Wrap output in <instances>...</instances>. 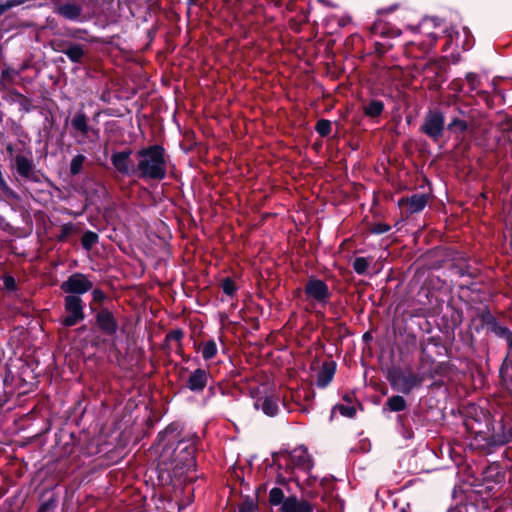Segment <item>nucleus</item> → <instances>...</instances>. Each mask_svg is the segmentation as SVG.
I'll use <instances>...</instances> for the list:
<instances>
[{
	"mask_svg": "<svg viewBox=\"0 0 512 512\" xmlns=\"http://www.w3.org/2000/svg\"><path fill=\"white\" fill-rule=\"evenodd\" d=\"M465 80L468 86L467 94L477 90L481 85L479 75L473 72H468L465 76Z\"/></svg>",
	"mask_w": 512,
	"mask_h": 512,
	"instance_id": "obj_26",
	"label": "nucleus"
},
{
	"mask_svg": "<svg viewBox=\"0 0 512 512\" xmlns=\"http://www.w3.org/2000/svg\"><path fill=\"white\" fill-rule=\"evenodd\" d=\"M15 95H16L17 97H19V103H20V105H21V106H22L26 111H29V110H30V106H31V100H30L28 97H26V96L22 95V94H21V93H19V92H16V93H15Z\"/></svg>",
	"mask_w": 512,
	"mask_h": 512,
	"instance_id": "obj_41",
	"label": "nucleus"
},
{
	"mask_svg": "<svg viewBox=\"0 0 512 512\" xmlns=\"http://www.w3.org/2000/svg\"><path fill=\"white\" fill-rule=\"evenodd\" d=\"M255 508H256V505L254 504L253 501L246 500L240 505L239 511L240 512H254Z\"/></svg>",
	"mask_w": 512,
	"mask_h": 512,
	"instance_id": "obj_42",
	"label": "nucleus"
},
{
	"mask_svg": "<svg viewBox=\"0 0 512 512\" xmlns=\"http://www.w3.org/2000/svg\"><path fill=\"white\" fill-rule=\"evenodd\" d=\"M48 504H43L37 512H47Z\"/></svg>",
	"mask_w": 512,
	"mask_h": 512,
	"instance_id": "obj_54",
	"label": "nucleus"
},
{
	"mask_svg": "<svg viewBox=\"0 0 512 512\" xmlns=\"http://www.w3.org/2000/svg\"><path fill=\"white\" fill-rule=\"evenodd\" d=\"M104 124L108 127V128H117L116 126V123L113 121V122H109V121H105Z\"/></svg>",
	"mask_w": 512,
	"mask_h": 512,
	"instance_id": "obj_53",
	"label": "nucleus"
},
{
	"mask_svg": "<svg viewBox=\"0 0 512 512\" xmlns=\"http://www.w3.org/2000/svg\"><path fill=\"white\" fill-rule=\"evenodd\" d=\"M312 505L304 499L289 496L283 501L281 512H312Z\"/></svg>",
	"mask_w": 512,
	"mask_h": 512,
	"instance_id": "obj_13",
	"label": "nucleus"
},
{
	"mask_svg": "<svg viewBox=\"0 0 512 512\" xmlns=\"http://www.w3.org/2000/svg\"><path fill=\"white\" fill-rule=\"evenodd\" d=\"M512 440V428L509 430V436H505L503 439L497 441L498 444H505Z\"/></svg>",
	"mask_w": 512,
	"mask_h": 512,
	"instance_id": "obj_50",
	"label": "nucleus"
},
{
	"mask_svg": "<svg viewBox=\"0 0 512 512\" xmlns=\"http://www.w3.org/2000/svg\"><path fill=\"white\" fill-rule=\"evenodd\" d=\"M395 93L396 94L394 95L393 91L391 89H389L388 91L383 90L381 94L385 97L394 98V97H399L401 95V90L399 88H396Z\"/></svg>",
	"mask_w": 512,
	"mask_h": 512,
	"instance_id": "obj_44",
	"label": "nucleus"
},
{
	"mask_svg": "<svg viewBox=\"0 0 512 512\" xmlns=\"http://www.w3.org/2000/svg\"><path fill=\"white\" fill-rule=\"evenodd\" d=\"M222 289L227 295H232L236 291V285L230 278H226L222 282Z\"/></svg>",
	"mask_w": 512,
	"mask_h": 512,
	"instance_id": "obj_36",
	"label": "nucleus"
},
{
	"mask_svg": "<svg viewBox=\"0 0 512 512\" xmlns=\"http://www.w3.org/2000/svg\"><path fill=\"white\" fill-rule=\"evenodd\" d=\"M183 450H186L187 451V455H188V458H186V461H187V466H190L193 462V449H189L188 447H184Z\"/></svg>",
	"mask_w": 512,
	"mask_h": 512,
	"instance_id": "obj_48",
	"label": "nucleus"
},
{
	"mask_svg": "<svg viewBox=\"0 0 512 512\" xmlns=\"http://www.w3.org/2000/svg\"><path fill=\"white\" fill-rule=\"evenodd\" d=\"M305 293L317 302H326L330 295L326 283L319 279H310L305 286Z\"/></svg>",
	"mask_w": 512,
	"mask_h": 512,
	"instance_id": "obj_8",
	"label": "nucleus"
},
{
	"mask_svg": "<svg viewBox=\"0 0 512 512\" xmlns=\"http://www.w3.org/2000/svg\"><path fill=\"white\" fill-rule=\"evenodd\" d=\"M2 405H3V401H2V399L0 398V407H2Z\"/></svg>",
	"mask_w": 512,
	"mask_h": 512,
	"instance_id": "obj_55",
	"label": "nucleus"
},
{
	"mask_svg": "<svg viewBox=\"0 0 512 512\" xmlns=\"http://www.w3.org/2000/svg\"><path fill=\"white\" fill-rule=\"evenodd\" d=\"M337 408L339 409L340 413L346 417H353L356 413V409L354 407L339 405Z\"/></svg>",
	"mask_w": 512,
	"mask_h": 512,
	"instance_id": "obj_40",
	"label": "nucleus"
},
{
	"mask_svg": "<svg viewBox=\"0 0 512 512\" xmlns=\"http://www.w3.org/2000/svg\"><path fill=\"white\" fill-rule=\"evenodd\" d=\"M314 128H331V122L326 119H320L317 121Z\"/></svg>",
	"mask_w": 512,
	"mask_h": 512,
	"instance_id": "obj_45",
	"label": "nucleus"
},
{
	"mask_svg": "<svg viewBox=\"0 0 512 512\" xmlns=\"http://www.w3.org/2000/svg\"><path fill=\"white\" fill-rule=\"evenodd\" d=\"M483 320L486 322L491 332L504 338L508 346L512 349V332L507 327L499 325L489 313L483 316Z\"/></svg>",
	"mask_w": 512,
	"mask_h": 512,
	"instance_id": "obj_16",
	"label": "nucleus"
},
{
	"mask_svg": "<svg viewBox=\"0 0 512 512\" xmlns=\"http://www.w3.org/2000/svg\"><path fill=\"white\" fill-rule=\"evenodd\" d=\"M93 300L95 302H102L105 299V294L100 289H95L92 292Z\"/></svg>",
	"mask_w": 512,
	"mask_h": 512,
	"instance_id": "obj_43",
	"label": "nucleus"
},
{
	"mask_svg": "<svg viewBox=\"0 0 512 512\" xmlns=\"http://www.w3.org/2000/svg\"><path fill=\"white\" fill-rule=\"evenodd\" d=\"M18 72L12 67H6L1 71L0 86L5 87L6 84L14 82Z\"/></svg>",
	"mask_w": 512,
	"mask_h": 512,
	"instance_id": "obj_25",
	"label": "nucleus"
},
{
	"mask_svg": "<svg viewBox=\"0 0 512 512\" xmlns=\"http://www.w3.org/2000/svg\"><path fill=\"white\" fill-rule=\"evenodd\" d=\"M61 290L68 295L80 296L93 288V283L82 273H74L62 282Z\"/></svg>",
	"mask_w": 512,
	"mask_h": 512,
	"instance_id": "obj_5",
	"label": "nucleus"
},
{
	"mask_svg": "<svg viewBox=\"0 0 512 512\" xmlns=\"http://www.w3.org/2000/svg\"><path fill=\"white\" fill-rule=\"evenodd\" d=\"M511 128H512V122H511Z\"/></svg>",
	"mask_w": 512,
	"mask_h": 512,
	"instance_id": "obj_56",
	"label": "nucleus"
},
{
	"mask_svg": "<svg viewBox=\"0 0 512 512\" xmlns=\"http://www.w3.org/2000/svg\"><path fill=\"white\" fill-rule=\"evenodd\" d=\"M427 72H432L441 82L446 80V65L438 61H430L424 68Z\"/></svg>",
	"mask_w": 512,
	"mask_h": 512,
	"instance_id": "obj_23",
	"label": "nucleus"
},
{
	"mask_svg": "<svg viewBox=\"0 0 512 512\" xmlns=\"http://www.w3.org/2000/svg\"><path fill=\"white\" fill-rule=\"evenodd\" d=\"M75 226L72 223L63 224L60 228V234L58 236L59 241H65L72 233L75 232Z\"/></svg>",
	"mask_w": 512,
	"mask_h": 512,
	"instance_id": "obj_32",
	"label": "nucleus"
},
{
	"mask_svg": "<svg viewBox=\"0 0 512 512\" xmlns=\"http://www.w3.org/2000/svg\"><path fill=\"white\" fill-rule=\"evenodd\" d=\"M255 407L263 410V412L268 416H274L277 413L278 405L277 400L273 397H265L262 401L258 400L255 403Z\"/></svg>",
	"mask_w": 512,
	"mask_h": 512,
	"instance_id": "obj_22",
	"label": "nucleus"
},
{
	"mask_svg": "<svg viewBox=\"0 0 512 512\" xmlns=\"http://www.w3.org/2000/svg\"><path fill=\"white\" fill-rule=\"evenodd\" d=\"M107 117V114L103 111L95 110L92 112V124L98 125L100 124V118ZM90 122L89 114L86 111V108L78 110L71 119L72 128H91L88 126Z\"/></svg>",
	"mask_w": 512,
	"mask_h": 512,
	"instance_id": "obj_7",
	"label": "nucleus"
},
{
	"mask_svg": "<svg viewBox=\"0 0 512 512\" xmlns=\"http://www.w3.org/2000/svg\"><path fill=\"white\" fill-rule=\"evenodd\" d=\"M389 380L392 386L403 394H409L414 388L421 386L423 377L411 368L394 371Z\"/></svg>",
	"mask_w": 512,
	"mask_h": 512,
	"instance_id": "obj_3",
	"label": "nucleus"
},
{
	"mask_svg": "<svg viewBox=\"0 0 512 512\" xmlns=\"http://www.w3.org/2000/svg\"><path fill=\"white\" fill-rule=\"evenodd\" d=\"M335 369L336 365L334 362L323 363L320 371L318 372L316 384L321 388L326 387L332 381Z\"/></svg>",
	"mask_w": 512,
	"mask_h": 512,
	"instance_id": "obj_19",
	"label": "nucleus"
},
{
	"mask_svg": "<svg viewBox=\"0 0 512 512\" xmlns=\"http://www.w3.org/2000/svg\"><path fill=\"white\" fill-rule=\"evenodd\" d=\"M57 51L65 54L72 63L76 64L82 63L85 56L84 47L79 43L62 42Z\"/></svg>",
	"mask_w": 512,
	"mask_h": 512,
	"instance_id": "obj_11",
	"label": "nucleus"
},
{
	"mask_svg": "<svg viewBox=\"0 0 512 512\" xmlns=\"http://www.w3.org/2000/svg\"><path fill=\"white\" fill-rule=\"evenodd\" d=\"M429 196L425 193H415L410 197L401 198L398 202L400 207L406 209L407 213L414 214L424 209Z\"/></svg>",
	"mask_w": 512,
	"mask_h": 512,
	"instance_id": "obj_9",
	"label": "nucleus"
},
{
	"mask_svg": "<svg viewBox=\"0 0 512 512\" xmlns=\"http://www.w3.org/2000/svg\"><path fill=\"white\" fill-rule=\"evenodd\" d=\"M421 128H445L443 115L439 107L429 110Z\"/></svg>",
	"mask_w": 512,
	"mask_h": 512,
	"instance_id": "obj_21",
	"label": "nucleus"
},
{
	"mask_svg": "<svg viewBox=\"0 0 512 512\" xmlns=\"http://www.w3.org/2000/svg\"><path fill=\"white\" fill-rule=\"evenodd\" d=\"M14 284H15V281L12 277H9L5 280V285L6 287L8 288H13L14 287Z\"/></svg>",
	"mask_w": 512,
	"mask_h": 512,
	"instance_id": "obj_51",
	"label": "nucleus"
},
{
	"mask_svg": "<svg viewBox=\"0 0 512 512\" xmlns=\"http://www.w3.org/2000/svg\"><path fill=\"white\" fill-rule=\"evenodd\" d=\"M384 102L379 99L371 98L362 102V110L365 116L377 122L384 111Z\"/></svg>",
	"mask_w": 512,
	"mask_h": 512,
	"instance_id": "obj_15",
	"label": "nucleus"
},
{
	"mask_svg": "<svg viewBox=\"0 0 512 512\" xmlns=\"http://www.w3.org/2000/svg\"><path fill=\"white\" fill-rule=\"evenodd\" d=\"M392 48H393V44L391 42H383V43L375 42L374 43V52L379 56L384 55L386 52H388Z\"/></svg>",
	"mask_w": 512,
	"mask_h": 512,
	"instance_id": "obj_35",
	"label": "nucleus"
},
{
	"mask_svg": "<svg viewBox=\"0 0 512 512\" xmlns=\"http://www.w3.org/2000/svg\"><path fill=\"white\" fill-rule=\"evenodd\" d=\"M84 160L85 157L83 155H77L72 159L70 164V172L72 175H76L81 171Z\"/></svg>",
	"mask_w": 512,
	"mask_h": 512,
	"instance_id": "obj_31",
	"label": "nucleus"
},
{
	"mask_svg": "<svg viewBox=\"0 0 512 512\" xmlns=\"http://www.w3.org/2000/svg\"><path fill=\"white\" fill-rule=\"evenodd\" d=\"M321 137H329L331 130H318Z\"/></svg>",
	"mask_w": 512,
	"mask_h": 512,
	"instance_id": "obj_52",
	"label": "nucleus"
},
{
	"mask_svg": "<svg viewBox=\"0 0 512 512\" xmlns=\"http://www.w3.org/2000/svg\"><path fill=\"white\" fill-rule=\"evenodd\" d=\"M398 7H399V4H393V5H391V6L387 7V8L381 9L379 11V13H381V14H390V13L396 11L398 9Z\"/></svg>",
	"mask_w": 512,
	"mask_h": 512,
	"instance_id": "obj_46",
	"label": "nucleus"
},
{
	"mask_svg": "<svg viewBox=\"0 0 512 512\" xmlns=\"http://www.w3.org/2000/svg\"><path fill=\"white\" fill-rule=\"evenodd\" d=\"M425 132L435 140L442 135V130H425Z\"/></svg>",
	"mask_w": 512,
	"mask_h": 512,
	"instance_id": "obj_47",
	"label": "nucleus"
},
{
	"mask_svg": "<svg viewBox=\"0 0 512 512\" xmlns=\"http://www.w3.org/2000/svg\"><path fill=\"white\" fill-rule=\"evenodd\" d=\"M386 406L390 411L400 412L406 408V401L402 396L394 395L387 399Z\"/></svg>",
	"mask_w": 512,
	"mask_h": 512,
	"instance_id": "obj_24",
	"label": "nucleus"
},
{
	"mask_svg": "<svg viewBox=\"0 0 512 512\" xmlns=\"http://www.w3.org/2000/svg\"><path fill=\"white\" fill-rule=\"evenodd\" d=\"M453 104L456 106V117L459 118L457 128H477L475 119L479 111L467 103L459 102L457 98H454Z\"/></svg>",
	"mask_w": 512,
	"mask_h": 512,
	"instance_id": "obj_6",
	"label": "nucleus"
},
{
	"mask_svg": "<svg viewBox=\"0 0 512 512\" xmlns=\"http://www.w3.org/2000/svg\"><path fill=\"white\" fill-rule=\"evenodd\" d=\"M15 166L17 172L24 178L36 180L35 165L32 160L24 155H17L15 157Z\"/></svg>",
	"mask_w": 512,
	"mask_h": 512,
	"instance_id": "obj_17",
	"label": "nucleus"
},
{
	"mask_svg": "<svg viewBox=\"0 0 512 512\" xmlns=\"http://www.w3.org/2000/svg\"><path fill=\"white\" fill-rule=\"evenodd\" d=\"M217 354V345L214 340L205 342L202 346V357L205 360L212 359Z\"/></svg>",
	"mask_w": 512,
	"mask_h": 512,
	"instance_id": "obj_27",
	"label": "nucleus"
},
{
	"mask_svg": "<svg viewBox=\"0 0 512 512\" xmlns=\"http://www.w3.org/2000/svg\"><path fill=\"white\" fill-rule=\"evenodd\" d=\"M183 331L182 330H173L170 333L167 334L166 339L169 341H177L180 342V340L183 338Z\"/></svg>",
	"mask_w": 512,
	"mask_h": 512,
	"instance_id": "obj_39",
	"label": "nucleus"
},
{
	"mask_svg": "<svg viewBox=\"0 0 512 512\" xmlns=\"http://www.w3.org/2000/svg\"><path fill=\"white\" fill-rule=\"evenodd\" d=\"M390 230V226L384 223H377L373 225L371 231L375 234H384Z\"/></svg>",
	"mask_w": 512,
	"mask_h": 512,
	"instance_id": "obj_38",
	"label": "nucleus"
},
{
	"mask_svg": "<svg viewBox=\"0 0 512 512\" xmlns=\"http://www.w3.org/2000/svg\"><path fill=\"white\" fill-rule=\"evenodd\" d=\"M291 460L301 469L309 470L312 467V460L306 448H295L291 453Z\"/></svg>",
	"mask_w": 512,
	"mask_h": 512,
	"instance_id": "obj_18",
	"label": "nucleus"
},
{
	"mask_svg": "<svg viewBox=\"0 0 512 512\" xmlns=\"http://www.w3.org/2000/svg\"><path fill=\"white\" fill-rule=\"evenodd\" d=\"M86 33H87L86 29H82V28H68L67 32H66V35L71 37V38L82 39L83 37H82L81 34H86Z\"/></svg>",
	"mask_w": 512,
	"mask_h": 512,
	"instance_id": "obj_37",
	"label": "nucleus"
},
{
	"mask_svg": "<svg viewBox=\"0 0 512 512\" xmlns=\"http://www.w3.org/2000/svg\"><path fill=\"white\" fill-rule=\"evenodd\" d=\"M51 2L53 13L64 20L84 23L91 18L90 14L85 12L88 0H52Z\"/></svg>",
	"mask_w": 512,
	"mask_h": 512,
	"instance_id": "obj_2",
	"label": "nucleus"
},
{
	"mask_svg": "<svg viewBox=\"0 0 512 512\" xmlns=\"http://www.w3.org/2000/svg\"><path fill=\"white\" fill-rule=\"evenodd\" d=\"M98 241V235L92 231H87L83 234L81 242L86 250H90Z\"/></svg>",
	"mask_w": 512,
	"mask_h": 512,
	"instance_id": "obj_28",
	"label": "nucleus"
},
{
	"mask_svg": "<svg viewBox=\"0 0 512 512\" xmlns=\"http://www.w3.org/2000/svg\"><path fill=\"white\" fill-rule=\"evenodd\" d=\"M369 267V262L364 257H357L353 262V268L358 274H364Z\"/></svg>",
	"mask_w": 512,
	"mask_h": 512,
	"instance_id": "obj_30",
	"label": "nucleus"
},
{
	"mask_svg": "<svg viewBox=\"0 0 512 512\" xmlns=\"http://www.w3.org/2000/svg\"><path fill=\"white\" fill-rule=\"evenodd\" d=\"M284 500V493L280 488L275 487L271 489L269 493V501L272 505L283 504Z\"/></svg>",
	"mask_w": 512,
	"mask_h": 512,
	"instance_id": "obj_29",
	"label": "nucleus"
},
{
	"mask_svg": "<svg viewBox=\"0 0 512 512\" xmlns=\"http://www.w3.org/2000/svg\"><path fill=\"white\" fill-rule=\"evenodd\" d=\"M131 150L116 152L112 155L111 161L115 169L122 174L135 172L134 165L130 159Z\"/></svg>",
	"mask_w": 512,
	"mask_h": 512,
	"instance_id": "obj_12",
	"label": "nucleus"
},
{
	"mask_svg": "<svg viewBox=\"0 0 512 512\" xmlns=\"http://www.w3.org/2000/svg\"><path fill=\"white\" fill-rule=\"evenodd\" d=\"M449 89L455 93H466L465 82L462 78H455L449 84Z\"/></svg>",
	"mask_w": 512,
	"mask_h": 512,
	"instance_id": "obj_33",
	"label": "nucleus"
},
{
	"mask_svg": "<svg viewBox=\"0 0 512 512\" xmlns=\"http://www.w3.org/2000/svg\"><path fill=\"white\" fill-rule=\"evenodd\" d=\"M209 373L204 369H196L190 374L186 386L193 392L202 391L208 382Z\"/></svg>",
	"mask_w": 512,
	"mask_h": 512,
	"instance_id": "obj_14",
	"label": "nucleus"
},
{
	"mask_svg": "<svg viewBox=\"0 0 512 512\" xmlns=\"http://www.w3.org/2000/svg\"><path fill=\"white\" fill-rule=\"evenodd\" d=\"M439 108L446 128H457L459 118L456 117V106L453 102L441 105Z\"/></svg>",
	"mask_w": 512,
	"mask_h": 512,
	"instance_id": "obj_20",
	"label": "nucleus"
},
{
	"mask_svg": "<svg viewBox=\"0 0 512 512\" xmlns=\"http://www.w3.org/2000/svg\"><path fill=\"white\" fill-rule=\"evenodd\" d=\"M24 3V0H6L0 1V17L13 7L19 6Z\"/></svg>",
	"mask_w": 512,
	"mask_h": 512,
	"instance_id": "obj_34",
	"label": "nucleus"
},
{
	"mask_svg": "<svg viewBox=\"0 0 512 512\" xmlns=\"http://www.w3.org/2000/svg\"><path fill=\"white\" fill-rule=\"evenodd\" d=\"M98 327L107 335H114L118 329V323L111 311L101 309L96 315Z\"/></svg>",
	"mask_w": 512,
	"mask_h": 512,
	"instance_id": "obj_10",
	"label": "nucleus"
},
{
	"mask_svg": "<svg viewBox=\"0 0 512 512\" xmlns=\"http://www.w3.org/2000/svg\"><path fill=\"white\" fill-rule=\"evenodd\" d=\"M478 96L484 100L486 103H489V100H490V95L488 92L486 91H478L477 92Z\"/></svg>",
	"mask_w": 512,
	"mask_h": 512,
	"instance_id": "obj_49",
	"label": "nucleus"
},
{
	"mask_svg": "<svg viewBox=\"0 0 512 512\" xmlns=\"http://www.w3.org/2000/svg\"><path fill=\"white\" fill-rule=\"evenodd\" d=\"M64 308L67 315L63 318L62 324L71 327L82 321L84 315V305L80 296L67 295L64 299Z\"/></svg>",
	"mask_w": 512,
	"mask_h": 512,
	"instance_id": "obj_4",
	"label": "nucleus"
},
{
	"mask_svg": "<svg viewBox=\"0 0 512 512\" xmlns=\"http://www.w3.org/2000/svg\"><path fill=\"white\" fill-rule=\"evenodd\" d=\"M136 172L142 178L161 180L166 175L164 149L159 145L143 148L138 151Z\"/></svg>",
	"mask_w": 512,
	"mask_h": 512,
	"instance_id": "obj_1",
	"label": "nucleus"
}]
</instances>
